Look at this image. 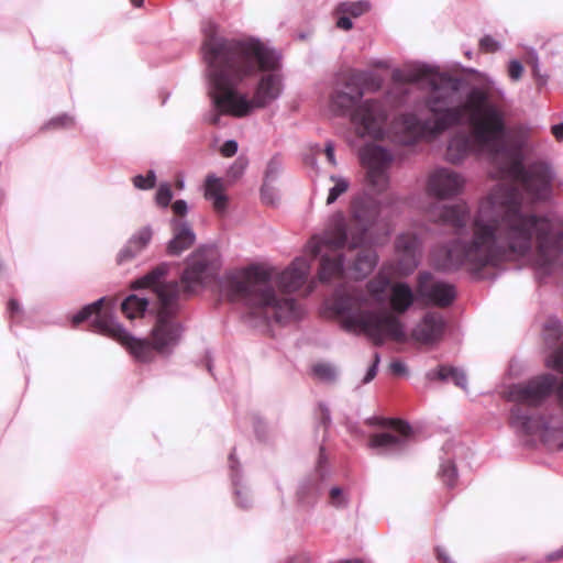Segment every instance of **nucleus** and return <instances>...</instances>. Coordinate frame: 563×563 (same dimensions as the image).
I'll list each match as a JSON object with an SVG mask.
<instances>
[{"mask_svg":"<svg viewBox=\"0 0 563 563\" xmlns=\"http://www.w3.org/2000/svg\"><path fill=\"white\" fill-rule=\"evenodd\" d=\"M173 199V191L168 184H162L156 191V203L162 208H167Z\"/></svg>","mask_w":563,"mask_h":563,"instance_id":"4c0bfd02","label":"nucleus"},{"mask_svg":"<svg viewBox=\"0 0 563 563\" xmlns=\"http://www.w3.org/2000/svg\"><path fill=\"white\" fill-rule=\"evenodd\" d=\"M211 20L201 23L210 110L203 120L221 126L223 115L244 118L277 100L284 90L280 55L255 37L228 38Z\"/></svg>","mask_w":563,"mask_h":563,"instance_id":"f03ea898","label":"nucleus"},{"mask_svg":"<svg viewBox=\"0 0 563 563\" xmlns=\"http://www.w3.org/2000/svg\"><path fill=\"white\" fill-rule=\"evenodd\" d=\"M238 148H239V144L235 140H228L220 147V153L224 157H231L236 154Z\"/></svg>","mask_w":563,"mask_h":563,"instance_id":"49530a36","label":"nucleus"},{"mask_svg":"<svg viewBox=\"0 0 563 563\" xmlns=\"http://www.w3.org/2000/svg\"><path fill=\"white\" fill-rule=\"evenodd\" d=\"M175 214L184 217L188 212V205L185 200L178 199L172 205Z\"/></svg>","mask_w":563,"mask_h":563,"instance_id":"8fccbe9b","label":"nucleus"},{"mask_svg":"<svg viewBox=\"0 0 563 563\" xmlns=\"http://www.w3.org/2000/svg\"><path fill=\"white\" fill-rule=\"evenodd\" d=\"M435 553L438 560L441 561L442 563H454L444 548L437 547Z\"/></svg>","mask_w":563,"mask_h":563,"instance_id":"6e6d98bb","label":"nucleus"},{"mask_svg":"<svg viewBox=\"0 0 563 563\" xmlns=\"http://www.w3.org/2000/svg\"><path fill=\"white\" fill-rule=\"evenodd\" d=\"M309 272V261L303 257H297L279 274L278 286L287 295L295 292L303 286Z\"/></svg>","mask_w":563,"mask_h":563,"instance_id":"412c9836","label":"nucleus"},{"mask_svg":"<svg viewBox=\"0 0 563 563\" xmlns=\"http://www.w3.org/2000/svg\"><path fill=\"white\" fill-rule=\"evenodd\" d=\"M563 335V323L558 318H550L544 324L545 341L552 345L555 344Z\"/></svg>","mask_w":563,"mask_h":563,"instance_id":"f704fd0d","label":"nucleus"},{"mask_svg":"<svg viewBox=\"0 0 563 563\" xmlns=\"http://www.w3.org/2000/svg\"><path fill=\"white\" fill-rule=\"evenodd\" d=\"M445 329V321L440 313L427 312L411 331V339L422 344L439 341Z\"/></svg>","mask_w":563,"mask_h":563,"instance_id":"aec40b11","label":"nucleus"},{"mask_svg":"<svg viewBox=\"0 0 563 563\" xmlns=\"http://www.w3.org/2000/svg\"><path fill=\"white\" fill-rule=\"evenodd\" d=\"M551 132L556 140H563V122L552 125Z\"/></svg>","mask_w":563,"mask_h":563,"instance_id":"4d7b16f0","label":"nucleus"},{"mask_svg":"<svg viewBox=\"0 0 563 563\" xmlns=\"http://www.w3.org/2000/svg\"><path fill=\"white\" fill-rule=\"evenodd\" d=\"M555 385L556 377L552 374L540 375L514 385L510 395L517 405L511 409L512 427L523 434H539L549 440L550 430H556L559 426L552 427L544 417L531 413L525 407L541 405L552 394Z\"/></svg>","mask_w":563,"mask_h":563,"instance_id":"9b49d317","label":"nucleus"},{"mask_svg":"<svg viewBox=\"0 0 563 563\" xmlns=\"http://www.w3.org/2000/svg\"><path fill=\"white\" fill-rule=\"evenodd\" d=\"M556 394H558V398H559V400H560V401H561V404L563 405V380H562V382H561V384L558 386Z\"/></svg>","mask_w":563,"mask_h":563,"instance_id":"680f3d73","label":"nucleus"},{"mask_svg":"<svg viewBox=\"0 0 563 563\" xmlns=\"http://www.w3.org/2000/svg\"><path fill=\"white\" fill-rule=\"evenodd\" d=\"M320 409V418H319V426H322L324 430L328 429V427L331 424V413L325 404H319Z\"/></svg>","mask_w":563,"mask_h":563,"instance_id":"09e8293b","label":"nucleus"},{"mask_svg":"<svg viewBox=\"0 0 563 563\" xmlns=\"http://www.w3.org/2000/svg\"><path fill=\"white\" fill-rule=\"evenodd\" d=\"M152 240L151 227H144L134 233L118 254V263L124 264L140 254Z\"/></svg>","mask_w":563,"mask_h":563,"instance_id":"5701e85b","label":"nucleus"},{"mask_svg":"<svg viewBox=\"0 0 563 563\" xmlns=\"http://www.w3.org/2000/svg\"><path fill=\"white\" fill-rule=\"evenodd\" d=\"M345 256L336 253L333 256L323 255L320 261L318 273L321 283H329L332 279L341 278L345 269Z\"/></svg>","mask_w":563,"mask_h":563,"instance_id":"393cba45","label":"nucleus"},{"mask_svg":"<svg viewBox=\"0 0 563 563\" xmlns=\"http://www.w3.org/2000/svg\"><path fill=\"white\" fill-rule=\"evenodd\" d=\"M470 242L461 238L451 241L442 264L444 271L468 266L474 273L493 263V194L488 192L478 207L472 224Z\"/></svg>","mask_w":563,"mask_h":563,"instance_id":"1a4fd4ad","label":"nucleus"},{"mask_svg":"<svg viewBox=\"0 0 563 563\" xmlns=\"http://www.w3.org/2000/svg\"><path fill=\"white\" fill-rule=\"evenodd\" d=\"M247 166V161L243 157H239L234 164L230 167L229 174L236 178L240 177Z\"/></svg>","mask_w":563,"mask_h":563,"instance_id":"de8ad7c7","label":"nucleus"},{"mask_svg":"<svg viewBox=\"0 0 563 563\" xmlns=\"http://www.w3.org/2000/svg\"><path fill=\"white\" fill-rule=\"evenodd\" d=\"M390 286V282L387 277H378L367 283V291L374 297V299L382 303L385 300V292Z\"/></svg>","mask_w":563,"mask_h":563,"instance_id":"473e14b6","label":"nucleus"},{"mask_svg":"<svg viewBox=\"0 0 563 563\" xmlns=\"http://www.w3.org/2000/svg\"><path fill=\"white\" fill-rule=\"evenodd\" d=\"M369 427H379L391 429L395 433L383 431L373 433L368 440V446L377 455L396 456L405 452L408 448V441L411 435V427L408 422L373 416L365 420Z\"/></svg>","mask_w":563,"mask_h":563,"instance_id":"f8f14e48","label":"nucleus"},{"mask_svg":"<svg viewBox=\"0 0 563 563\" xmlns=\"http://www.w3.org/2000/svg\"><path fill=\"white\" fill-rule=\"evenodd\" d=\"M229 466L231 470V481L234 486V495L235 503L242 509H247L251 506V499L246 492H244L241 487V470L240 463L235 459V450H233L229 455Z\"/></svg>","mask_w":563,"mask_h":563,"instance_id":"bb28decb","label":"nucleus"},{"mask_svg":"<svg viewBox=\"0 0 563 563\" xmlns=\"http://www.w3.org/2000/svg\"><path fill=\"white\" fill-rule=\"evenodd\" d=\"M208 371L211 373L212 372V365L210 362H208Z\"/></svg>","mask_w":563,"mask_h":563,"instance_id":"338daca9","label":"nucleus"},{"mask_svg":"<svg viewBox=\"0 0 563 563\" xmlns=\"http://www.w3.org/2000/svg\"><path fill=\"white\" fill-rule=\"evenodd\" d=\"M156 183V175L154 170H150L146 176L136 175L133 177V185L142 190L152 189Z\"/></svg>","mask_w":563,"mask_h":563,"instance_id":"e433bc0d","label":"nucleus"},{"mask_svg":"<svg viewBox=\"0 0 563 563\" xmlns=\"http://www.w3.org/2000/svg\"><path fill=\"white\" fill-rule=\"evenodd\" d=\"M288 563H302V562H301V561H299V560H291V561H289Z\"/></svg>","mask_w":563,"mask_h":563,"instance_id":"774afa93","label":"nucleus"},{"mask_svg":"<svg viewBox=\"0 0 563 563\" xmlns=\"http://www.w3.org/2000/svg\"><path fill=\"white\" fill-rule=\"evenodd\" d=\"M415 302V294L411 287L404 282L390 286L389 303L395 312H406Z\"/></svg>","mask_w":563,"mask_h":563,"instance_id":"a878e982","label":"nucleus"},{"mask_svg":"<svg viewBox=\"0 0 563 563\" xmlns=\"http://www.w3.org/2000/svg\"><path fill=\"white\" fill-rule=\"evenodd\" d=\"M272 272L258 265L227 272L220 279L221 292L232 302L250 308L251 313L267 322L299 320L302 307L289 296L279 297L271 285Z\"/></svg>","mask_w":563,"mask_h":563,"instance_id":"20e7f679","label":"nucleus"},{"mask_svg":"<svg viewBox=\"0 0 563 563\" xmlns=\"http://www.w3.org/2000/svg\"><path fill=\"white\" fill-rule=\"evenodd\" d=\"M312 371L318 378L324 382H333L338 375L335 366L329 363L316 364Z\"/></svg>","mask_w":563,"mask_h":563,"instance_id":"c9c22d12","label":"nucleus"},{"mask_svg":"<svg viewBox=\"0 0 563 563\" xmlns=\"http://www.w3.org/2000/svg\"><path fill=\"white\" fill-rule=\"evenodd\" d=\"M379 362H380V355L378 352H375L373 363L367 368V372L362 380L363 384H368L369 382H372L375 378L377 371H378Z\"/></svg>","mask_w":563,"mask_h":563,"instance_id":"37998d69","label":"nucleus"},{"mask_svg":"<svg viewBox=\"0 0 563 563\" xmlns=\"http://www.w3.org/2000/svg\"><path fill=\"white\" fill-rule=\"evenodd\" d=\"M481 46L487 49L493 48V36L486 35L485 37H483L481 41Z\"/></svg>","mask_w":563,"mask_h":563,"instance_id":"13d9d810","label":"nucleus"},{"mask_svg":"<svg viewBox=\"0 0 563 563\" xmlns=\"http://www.w3.org/2000/svg\"><path fill=\"white\" fill-rule=\"evenodd\" d=\"M336 26L339 29H342V30H345V31H349L353 27V22L351 20L350 16L347 15H342L336 21Z\"/></svg>","mask_w":563,"mask_h":563,"instance_id":"5fc2aeb1","label":"nucleus"},{"mask_svg":"<svg viewBox=\"0 0 563 563\" xmlns=\"http://www.w3.org/2000/svg\"><path fill=\"white\" fill-rule=\"evenodd\" d=\"M426 376L429 380L438 379L444 383L452 382L455 386L468 394L467 375L462 367L442 364L435 369L429 371Z\"/></svg>","mask_w":563,"mask_h":563,"instance_id":"b1692460","label":"nucleus"},{"mask_svg":"<svg viewBox=\"0 0 563 563\" xmlns=\"http://www.w3.org/2000/svg\"><path fill=\"white\" fill-rule=\"evenodd\" d=\"M327 308L341 316L342 328L349 332H362L375 345L386 340L406 342V329L401 320L389 312H376L368 309L366 295L354 287H338L325 301Z\"/></svg>","mask_w":563,"mask_h":563,"instance_id":"39448f33","label":"nucleus"},{"mask_svg":"<svg viewBox=\"0 0 563 563\" xmlns=\"http://www.w3.org/2000/svg\"><path fill=\"white\" fill-rule=\"evenodd\" d=\"M219 265L217 247L202 245L187 258L180 284L176 280L161 283L170 268V264L166 262L135 282V288H152L159 303L156 322L152 329V343L147 339L132 335L112 314L102 313L104 297L85 306L73 316L71 322L78 325L95 316L91 323L93 331L118 341L136 361L151 362L155 352L170 354L178 345L184 332L181 323L176 320L181 296L188 297L202 289L206 282L216 274Z\"/></svg>","mask_w":563,"mask_h":563,"instance_id":"7ed1b4c3","label":"nucleus"},{"mask_svg":"<svg viewBox=\"0 0 563 563\" xmlns=\"http://www.w3.org/2000/svg\"><path fill=\"white\" fill-rule=\"evenodd\" d=\"M453 448V443L452 442H446L443 446H442V451L445 453V454H449V452L452 450Z\"/></svg>","mask_w":563,"mask_h":563,"instance_id":"e2e57ef3","label":"nucleus"},{"mask_svg":"<svg viewBox=\"0 0 563 563\" xmlns=\"http://www.w3.org/2000/svg\"><path fill=\"white\" fill-rule=\"evenodd\" d=\"M330 180L334 183V186L329 189L327 205L334 203L341 195L347 191L350 187L349 180L342 176L331 175Z\"/></svg>","mask_w":563,"mask_h":563,"instance_id":"72a5a7b5","label":"nucleus"},{"mask_svg":"<svg viewBox=\"0 0 563 563\" xmlns=\"http://www.w3.org/2000/svg\"><path fill=\"white\" fill-rule=\"evenodd\" d=\"M438 475L441 482L449 488H454L459 482V473L454 461L451 457L441 459Z\"/></svg>","mask_w":563,"mask_h":563,"instance_id":"7c9ffc66","label":"nucleus"},{"mask_svg":"<svg viewBox=\"0 0 563 563\" xmlns=\"http://www.w3.org/2000/svg\"><path fill=\"white\" fill-rule=\"evenodd\" d=\"M454 108L461 109L457 125H466L470 132L459 131L449 141L446 159L452 164L463 162L470 155L481 156L493 153V101L479 87H472L465 99L459 93Z\"/></svg>","mask_w":563,"mask_h":563,"instance_id":"423d86ee","label":"nucleus"},{"mask_svg":"<svg viewBox=\"0 0 563 563\" xmlns=\"http://www.w3.org/2000/svg\"><path fill=\"white\" fill-rule=\"evenodd\" d=\"M8 312L11 318H14L22 312V307L15 299H10L8 302Z\"/></svg>","mask_w":563,"mask_h":563,"instance_id":"864d4df0","label":"nucleus"},{"mask_svg":"<svg viewBox=\"0 0 563 563\" xmlns=\"http://www.w3.org/2000/svg\"><path fill=\"white\" fill-rule=\"evenodd\" d=\"M324 153H325V156L328 158V162L335 166L336 165V159H335V154H334V144L332 141H328L325 143V146H324Z\"/></svg>","mask_w":563,"mask_h":563,"instance_id":"603ef678","label":"nucleus"},{"mask_svg":"<svg viewBox=\"0 0 563 563\" xmlns=\"http://www.w3.org/2000/svg\"><path fill=\"white\" fill-rule=\"evenodd\" d=\"M329 477L330 470L328 466V456L324 448L321 446L314 473L305 477L298 486L297 499L299 505L308 508L313 507L317 504L319 496L324 490L325 482Z\"/></svg>","mask_w":563,"mask_h":563,"instance_id":"4468645a","label":"nucleus"},{"mask_svg":"<svg viewBox=\"0 0 563 563\" xmlns=\"http://www.w3.org/2000/svg\"><path fill=\"white\" fill-rule=\"evenodd\" d=\"M280 169H282L280 158L278 156L272 157L266 167L264 183H269V181L275 180L277 178Z\"/></svg>","mask_w":563,"mask_h":563,"instance_id":"58836bf2","label":"nucleus"},{"mask_svg":"<svg viewBox=\"0 0 563 563\" xmlns=\"http://www.w3.org/2000/svg\"><path fill=\"white\" fill-rule=\"evenodd\" d=\"M376 266V256L371 252H360L353 262L352 269L357 279L365 278Z\"/></svg>","mask_w":563,"mask_h":563,"instance_id":"c756f323","label":"nucleus"},{"mask_svg":"<svg viewBox=\"0 0 563 563\" xmlns=\"http://www.w3.org/2000/svg\"><path fill=\"white\" fill-rule=\"evenodd\" d=\"M262 201L266 205H274L276 201V194L269 183H264L261 188Z\"/></svg>","mask_w":563,"mask_h":563,"instance_id":"c03bdc74","label":"nucleus"},{"mask_svg":"<svg viewBox=\"0 0 563 563\" xmlns=\"http://www.w3.org/2000/svg\"><path fill=\"white\" fill-rule=\"evenodd\" d=\"M433 93L423 100L428 110L435 119H421L415 112H406L399 118L401 142L415 145L422 140H432L444 131L453 128L461 120V109L454 108L461 92V81L442 77L432 81Z\"/></svg>","mask_w":563,"mask_h":563,"instance_id":"6e6552de","label":"nucleus"},{"mask_svg":"<svg viewBox=\"0 0 563 563\" xmlns=\"http://www.w3.org/2000/svg\"><path fill=\"white\" fill-rule=\"evenodd\" d=\"M382 78L373 71L351 73L344 81V89L335 90L331 96L332 108L343 117H350L356 133L361 136L380 139L387 113L383 102L367 99L361 102L364 91H376L382 87Z\"/></svg>","mask_w":563,"mask_h":563,"instance_id":"0eeeda50","label":"nucleus"},{"mask_svg":"<svg viewBox=\"0 0 563 563\" xmlns=\"http://www.w3.org/2000/svg\"><path fill=\"white\" fill-rule=\"evenodd\" d=\"M563 556V548L555 551V552H552L550 553L548 556H547V560L548 561H555V560H559Z\"/></svg>","mask_w":563,"mask_h":563,"instance_id":"bf43d9fd","label":"nucleus"},{"mask_svg":"<svg viewBox=\"0 0 563 563\" xmlns=\"http://www.w3.org/2000/svg\"><path fill=\"white\" fill-rule=\"evenodd\" d=\"M496 96H498L500 98H504L505 91L503 89H499V88L495 87V97Z\"/></svg>","mask_w":563,"mask_h":563,"instance_id":"69168bd1","label":"nucleus"},{"mask_svg":"<svg viewBox=\"0 0 563 563\" xmlns=\"http://www.w3.org/2000/svg\"><path fill=\"white\" fill-rule=\"evenodd\" d=\"M170 227L173 236L167 243L166 251L172 256H178L194 245L196 234L186 220L174 218L170 220Z\"/></svg>","mask_w":563,"mask_h":563,"instance_id":"4be33fe9","label":"nucleus"},{"mask_svg":"<svg viewBox=\"0 0 563 563\" xmlns=\"http://www.w3.org/2000/svg\"><path fill=\"white\" fill-rule=\"evenodd\" d=\"M416 294L423 302L440 307L450 306L456 297V290L452 284L435 280L432 274L426 271L418 275Z\"/></svg>","mask_w":563,"mask_h":563,"instance_id":"2eb2a0df","label":"nucleus"},{"mask_svg":"<svg viewBox=\"0 0 563 563\" xmlns=\"http://www.w3.org/2000/svg\"><path fill=\"white\" fill-rule=\"evenodd\" d=\"M205 196L212 201L218 211H223L227 207V196L223 194L221 179L214 175H209L206 179Z\"/></svg>","mask_w":563,"mask_h":563,"instance_id":"cd10ccee","label":"nucleus"},{"mask_svg":"<svg viewBox=\"0 0 563 563\" xmlns=\"http://www.w3.org/2000/svg\"><path fill=\"white\" fill-rule=\"evenodd\" d=\"M464 187L461 174L445 167L435 168L428 177L427 191L438 199L457 196Z\"/></svg>","mask_w":563,"mask_h":563,"instance_id":"dca6fc26","label":"nucleus"},{"mask_svg":"<svg viewBox=\"0 0 563 563\" xmlns=\"http://www.w3.org/2000/svg\"><path fill=\"white\" fill-rule=\"evenodd\" d=\"M389 367L395 375H405L408 372L406 364L399 360L393 361Z\"/></svg>","mask_w":563,"mask_h":563,"instance_id":"3c124183","label":"nucleus"},{"mask_svg":"<svg viewBox=\"0 0 563 563\" xmlns=\"http://www.w3.org/2000/svg\"><path fill=\"white\" fill-rule=\"evenodd\" d=\"M508 126L505 125L504 115L495 106V154H497V145L499 137L507 132Z\"/></svg>","mask_w":563,"mask_h":563,"instance_id":"ea45409f","label":"nucleus"},{"mask_svg":"<svg viewBox=\"0 0 563 563\" xmlns=\"http://www.w3.org/2000/svg\"><path fill=\"white\" fill-rule=\"evenodd\" d=\"M147 307L148 300L136 295L128 296L121 303V310L123 314L130 320L142 317L145 313Z\"/></svg>","mask_w":563,"mask_h":563,"instance_id":"c85d7f7f","label":"nucleus"},{"mask_svg":"<svg viewBox=\"0 0 563 563\" xmlns=\"http://www.w3.org/2000/svg\"><path fill=\"white\" fill-rule=\"evenodd\" d=\"M530 57H531V59H532V62H533V68H534V70H537V69H538V67H539V57H538V54H537L534 51H532V52H531V54H530Z\"/></svg>","mask_w":563,"mask_h":563,"instance_id":"052dcab7","label":"nucleus"},{"mask_svg":"<svg viewBox=\"0 0 563 563\" xmlns=\"http://www.w3.org/2000/svg\"><path fill=\"white\" fill-rule=\"evenodd\" d=\"M329 495H330V503L332 506H334V507L346 506L347 499H346L342 488H340L339 486L331 487Z\"/></svg>","mask_w":563,"mask_h":563,"instance_id":"a19ab883","label":"nucleus"},{"mask_svg":"<svg viewBox=\"0 0 563 563\" xmlns=\"http://www.w3.org/2000/svg\"><path fill=\"white\" fill-rule=\"evenodd\" d=\"M371 9V3L365 0L355 1V2H340L335 9L338 13L349 14L353 18H358L364 13L368 12Z\"/></svg>","mask_w":563,"mask_h":563,"instance_id":"2f4dec72","label":"nucleus"},{"mask_svg":"<svg viewBox=\"0 0 563 563\" xmlns=\"http://www.w3.org/2000/svg\"><path fill=\"white\" fill-rule=\"evenodd\" d=\"M360 159L367 168L368 185L377 192L384 191L389 183L388 168L394 157L389 150L366 144L360 151Z\"/></svg>","mask_w":563,"mask_h":563,"instance_id":"ddd939ff","label":"nucleus"},{"mask_svg":"<svg viewBox=\"0 0 563 563\" xmlns=\"http://www.w3.org/2000/svg\"><path fill=\"white\" fill-rule=\"evenodd\" d=\"M428 218L433 222L452 227L459 236H463L470 220V210L466 205H435L428 210Z\"/></svg>","mask_w":563,"mask_h":563,"instance_id":"6ab92c4d","label":"nucleus"},{"mask_svg":"<svg viewBox=\"0 0 563 563\" xmlns=\"http://www.w3.org/2000/svg\"><path fill=\"white\" fill-rule=\"evenodd\" d=\"M421 240L415 233H401L395 241L398 267L404 275H409L418 267L421 256Z\"/></svg>","mask_w":563,"mask_h":563,"instance_id":"a211bd4d","label":"nucleus"},{"mask_svg":"<svg viewBox=\"0 0 563 563\" xmlns=\"http://www.w3.org/2000/svg\"><path fill=\"white\" fill-rule=\"evenodd\" d=\"M352 217L358 223L355 231H347L345 217L342 212L334 213L329 228L322 238L313 236L307 247L313 256L321 253L323 246L341 250L345 246L358 249L366 241L369 228L377 221L380 202L368 194L356 196L351 205Z\"/></svg>","mask_w":563,"mask_h":563,"instance_id":"9d476101","label":"nucleus"},{"mask_svg":"<svg viewBox=\"0 0 563 563\" xmlns=\"http://www.w3.org/2000/svg\"><path fill=\"white\" fill-rule=\"evenodd\" d=\"M73 124V118L68 114H60L56 118H53L48 123L45 125L46 129L48 128H56V126H68Z\"/></svg>","mask_w":563,"mask_h":563,"instance_id":"a18cd8bd","label":"nucleus"},{"mask_svg":"<svg viewBox=\"0 0 563 563\" xmlns=\"http://www.w3.org/2000/svg\"><path fill=\"white\" fill-rule=\"evenodd\" d=\"M442 77H449L451 80H460L461 81V90L466 85V81L459 77H453L448 73H438L434 71V68L428 64L416 63L407 66L405 69H396L393 73V79L399 82H408V84H427L428 88L433 93V88L431 86L432 81H441Z\"/></svg>","mask_w":563,"mask_h":563,"instance_id":"f3484780","label":"nucleus"},{"mask_svg":"<svg viewBox=\"0 0 563 563\" xmlns=\"http://www.w3.org/2000/svg\"><path fill=\"white\" fill-rule=\"evenodd\" d=\"M529 140V129L522 124L508 126L498 141L495 167L506 184L495 185V269L500 257L498 235L506 230L510 251L525 255L531 250L532 236L538 242L536 274L539 279L550 276L559 255L563 254V229L548 217L526 214L522 211L525 195L532 202L547 201L552 197L555 178L549 162L536 161L525 165V148Z\"/></svg>","mask_w":563,"mask_h":563,"instance_id":"f257e3e1","label":"nucleus"},{"mask_svg":"<svg viewBox=\"0 0 563 563\" xmlns=\"http://www.w3.org/2000/svg\"><path fill=\"white\" fill-rule=\"evenodd\" d=\"M131 3L135 8H141L144 4V0H131Z\"/></svg>","mask_w":563,"mask_h":563,"instance_id":"0e129e2a","label":"nucleus"},{"mask_svg":"<svg viewBox=\"0 0 563 563\" xmlns=\"http://www.w3.org/2000/svg\"><path fill=\"white\" fill-rule=\"evenodd\" d=\"M507 74L512 81L521 79L523 74V65L518 59H510L507 67Z\"/></svg>","mask_w":563,"mask_h":563,"instance_id":"79ce46f5","label":"nucleus"}]
</instances>
